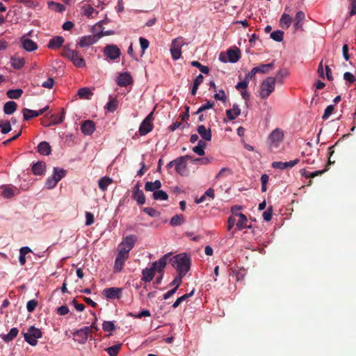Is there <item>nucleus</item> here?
<instances>
[{
	"instance_id": "f257e3e1",
	"label": "nucleus",
	"mask_w": 356,
	"mask_h": 356,
	"mask_svg": "<svg viewBox=\"0 0 356 356\" xmlns=\"http://www.w3.org/2000/svg\"><path fill=\"white\" fill-rule=\"evenodd\" d=\"M168 257V255H165L159 261L152 263L151 267L144 269L142 273V280L146 282L152 281L156 272H161L164 268L166 265V259Z\"/></svg>"
},
{
	"instance_id": "f03ea898",
	"label": "nucleus",
	"mask_w": 356,
	"mask_h": 356,
	"mask_svg": "<svg viewBox=\"0 0 356 356\" xmlns=\"http://www.w3.org/2000/svg\"><path fill=\"white\" fill-rule=\"evenodd\" d=\"M61 55L70 60L77 67L86 66V62L83 56L78 51L70 49L69 45L63 47Z\"/></svg>"
},
{
	"instance_id": "7ed1b4c3",
	"label": "nucleus",
	"mask_w": 356,
	"mask_h": 356,
	"mask_svg": "<svg viewBox=\"0 0 356 356\" xmlns=\"http://www.w3.org/2000/svg\"><path fill=\"white\" fill-rule=\"evenodd\" d=\"M186 160H191L193 163L200 165H207L210 163V160L207 157L192 159L189 156H179V175L182 176L188 174V170L186 169Z\"/></svg>"
},
{
	"instance_id": "20e7f679",
	"label": "nucleus",
	"mask_w": 356,
	"mask_h": 356,
	"mask_svg": "<svg viewBox=\"0 0 356 356\" xmlns=\"http://www.w3.org/2000/svg\"><path fill=\"white\" fill-rule=\"evenodd\" d=\"M191 255L183 252L179 253V285L181 283V279L186 275L191 267Z\"/></svg>"
},
{
	"instance_id": "39448f33",
	"label": "nucleus",
	"mask_w": 356,
	"mask_h": 356,
	"mask_svg": "<svg viewBox=\"0 0 356 356\" xmlns=\"http://www.w3.org/2000/svg\"><path fill=\"white\" fill-rule=\"evenodd\" d=\"M275 79L273 76H268L264 79L260 86V97L262 99H266L275 90Z\"/></svg>"
},
{
	"instance_id": "423d86ee",
	"label": "nucleus",
	"mask_w": 356,
	"mask_h": 356,
	"mask_svg": "<svg viewBox=\"0 0 356 356\" xmlns=\"http://www.w3.org/2000/svg\"><path fill=\"white\" fill-rule=\"evenodd\" d=\"M24 340L31 346H35L38 343V339L42 337V332L40 329L31 326L24 333Z\"/></svg>"
},
{
	"instance_id": "0eeeda50",
	"label": "nucleus",
	"mask_w": 356,
	"mask_h": 356,
	"mask_svg": "<svg viewBox=\"0 0 356 356\" xmlns=\"http://www.w3.org/2000/svg\"><path fill=\"white\" fill-rule=\"evenodd\" d=\"M136 241L135 235L125 237L119 245V251L129 255V251L133 248Z\"/></svg>"
},
{
	"instance_id": "6e6552de",
	"label": "nucleus",
	"mask_w": 356,
	"mask_h": 356,
	"mask_svg": "<svg viewBox=\"0 0 356 356\" xmlns=\"http://www.w3.org/2000/svg\"><path fill=\"white\" fill-rule=\"evenodd\" d=\"M102 36L103 34H102L101 35H90L81 37L79 39V42L76 44V47L83 48L90 47L92 44L96 43L97 40Z\"/></svg>"
},
{
	"instance_id": "1a4fd4ad",
	"label": "nucleus",
	"mask_w": 356,
	"mask_h": 356,
	"mask_svg": "<svg viewBox=\"0 0 356 356\" xmlns=\"http://www.w3.org/2000/svg\"><path fill=\"white\" fill-rule=\"evenodd\" d=\"M153 113H150L142 122L139 127V133L141 136H145L152 130Z\"/></svg>"
},
{
	"instance_id": "9d476101",
	"label": "nucleus",
	"mask_w": 356,
	"mask_h": 356,
	"mask_svg": "<svg viewBox=\"0 0 356 356\" xmlns=\"http://www.w3.org/2000/svg\"><path fill=\"white\" fill-rule=\"evenodd\" d=\"M122 289L118 287H111L104 289L102 291V295L106 299H119L122 296Z\"/></svg>"
},
{
	"instance_id": "9b49d317",
	"label": "nucleus",
	"mask_w": 356,
	"mask_h": 356,
	"mask_svg": "<svg viewBox=\"0 0 356 356\" xmlns=\"http://www.w3.org/2000/svg\"><path fill=\"white\" fill-rule=\"evenodd\" d=\"M19 193V189L17 187L5 185L0 187V195L4 198H11Z\"/></svg>"
},
{
	"instance_id": "f8f14e48",
	"label": "nucleus",
	"mask_w": 356,
	"mask_h": 356,
	"mask_svg": "<svg viewBox=\"0 0 356 356\" xmlns=\"http://www.w3.org/2000/svg\"><path fill=\"white\" fill-rule=\"evenodd\" d=\"M104 53L111 60L119 58L121 54L120 49L115 44L106 45L104 48Z\"/></svg>"
},
{
	"instance_id": "ddd939ff",
	"label": "nucleus",
	"mask_w": 356,
	"mask_h": 356,
	"mask_svg": "<svg viewBox=\"0 0 356 356\" xmlns=\"http://www.w3.org/2000/svg\"><path fill=\"white\" fill-rule=\"evenodd\" d=\"M129 255L121 252H118V254L115 258L114 271L120 272L123 268L125 261L128 259Z\"/></svg>"
},
{
	"instance_id": "4468645a",
	"label": "nucleus",
	"mask_w": 356,
	"mask_h": 356,
	"mask_svg": "<svg viewBox=\"0 0 356 356\" xmlns=\"http://www.w3.org/2000/svg\"><path fill=\"white\" fill-rule=\"evenodd\" d=\"M284 138V133L280 129H276L272 131L269 136V140L271 145H274L275 147L280 143Z\"/></svg>"
},
{
	"instance_id": "2eb2a0df",
	"label": "nucleus",
	"mask_w": 356,
	"mask_h": 356,
	"mask_svg": "<svg viewBox=\"0 0 356 356\" xmlns=\"http://www.w3.org/2000/svg\"><path fill=\"white\" fill-rule=\"evenodd\" d=\"M95 129V124L91 120H86L81 126V131L84 135L90 136Z\"/></svg>"
},
{
	"instance_id": "dca6fc26",
	"label": "nucleus",
	"mask_w": 356,
	"mask_h": 356,
	"mask_svg": "<svg viewBox=\"0 0 356 356\" xmlns=\"http://www.w3.org/2000/svg\"><path fill=\"white\" fill-rule=\"evenodd\" d=\"M131 82L132 77L128 72L120 73L117 79L118 85L120 86H127Z\"/></svg>"
},
{
	"instance_id": "f3484780",
	"label": "nucleus",
	"mask_w": 356,
	"mask_h": 356,
	"mask_svg": "<svg viewBox=\"0 0 356 356\" xmlns=\"http://www.w3.org/2000/svg\"><path fill=\"white\" fill-rule=\"evenodd\" d=\"M65 119V111L64 109H62V113L60 115H52L50 117V121L49 124H44V122H42V124L44 127H49L51 125L57 124L62 123Z\"/></svg>"
},
{
	"instance_id": "a211bd4d",
	"label": "nucleus",
	"mask_w": 356,
	"mask_h": 356,
	"mask_svg": "<svg viewBox=\"0 0 356 356\" xmlns=\"http://www.w3.org/2000/svg\"><path fill=\"white\" fill-rule=\"evenodd\" d=\"M21 42L22 44L23 48L27 51H34L38 47L35 42H34L32 40L26 38L25 36L21 38Z\"/></svg>"
},
{
	"instance_id": "6ab92c4d",
	"label": "nucleus",
	"mask_w": 356,
	"mask_h": 356,
	"mask_svg": "<svg viewBox=\"0 0 356 356\" xmlns=\"http://www.w3.org/2000/svg\"><path fill=\"white\" fill-rule=\"evenodd\" d=\"M197 132L200 136L205 140H211V131L210 129H207L204 125H200L197 127Z\"/></svg>"
},
{
	"instance_id": "aec40b11",
	"label": "nucleus",
	"mask_w": 356,
	"mask_h": 356,
	"mask_svg": "<svg viewBox=\"0 0 356 356\" xmlns=\"http://www.w3.org/2000/svg\"><path fill=\"white\" fill-rule=\"evenodd\" d=\"M134 199L140 205L145 203V197L143 192L140 190L138 186H136L134 191Z\"/></svg>"
},
{
	"instance_id": "412c9836",
	"label": "nucleus",
	"mask_w": 356,
	"mask_h": 356,
	"mask_svg": "<svg viewBox=\"0 0 356 356\" xmlns=\"http://www.w3.org/2000/svg\"><path fill=\"white\" fill-rule=\"evenodd\" d=\"M32 170L35 175H42L46 170V163L42 161H38L33 164L32 166Z\"/></svg>"
},
{
	"instance_id": "4be33fe9",
	"label": "nucleus",
	"mask_w": 356,
	"mask_h": 356,
	"mask_svg": "<svg viewBox=\"0 0 356 356\" xmlns=\"http://www.w3.org/2000/svg\"><path fill=\"white\" fill-rule=\"evenodd\" d=\"M240 54L241 51L239 49L236 48L235 49H229L227 51V57L229 59V61L231 63H236L237 62L240 58Z\"/></svg>"
},
{
	"instance_id": "5701e85b",
	"label": "nucleus",
	"mask_w": 356,
	"mask_h": 356,
	"mask_svg": "<svg viewBox=\"0 0 356 356\" xmlns=\"http://www.w3.org/2000/svg\"><path fill=\"white\" fill-rule=\"evenodd\" d=\"M64 38L61 36H56L51 38L48 44V47L50 49H57L60 47L64 43Z\"/></svg>"
},
{
	"instance_id": "b1692460",
	"label": "nucleus",
	"mask_w": 356,
	"mask_h": 356,
	"mask_svg": "<svg viewBox=\"0 0 356 356\" xmlns=\"http://www.w3.org/2000/svg\"><path fill=\"white\" fill-rule=\"evenodd\" d=\"M241 114V109L238 105L234 104L232 109L226 111V115L229 120H235Z\"/></svg>"
},
{
	"instance_id": "393cba45",
	"label": "nucleus",
	"mask_w": 356,
	"mask_h": 356,
	"mask_svg": "<svg viewBox=\"0 0 356 356\" xmlns=\"http://www.w3.org/2000/svg\"><path fill=\"white\" fill-rule=\"evenodd\" d=\"M161 187V183L159 180L154 181H147L145 183V189L146 191L154 192L158 191Z\"/></svg>"
},
{
	"instance_id": "a878e982",
	"label": "nucleus",
	"mask_w": 356,
	"mask_h": 356,
	"mask_svg": "<svg viewBox=\"0 0 356 356\" xmlns=\"http://www.w3.org/2000/svg\"><path fill=\"white\" fill-rule=\"evenodd\" d=\"M274 67V61L271 62L268 64H261L259 66L254 67V72L256 73L266 74L270 69H273Z\"/></svg>"
},
{
	"instance_id": "bb28decb",
	"label": "nucleus",
	"mask_w": 356,
	"mask_h": 356,
	"mask_svg": "<svg viewBox=\"0 0 356 356\" xmlns=\"http://www.w3.org/2000/svg\"><path fill=\"white\" fill-rule=\"evenodd\" d=\"M38 151L40 154L47 156L51 153V146L47 142H41L38 146Z\"/></svg>"
},
{
	"instance_id": "cd10ccee",
	"label": "nucleus",
	"mask_w": 356,
	"mask_h": 356,
	"mask_svg": "<svg viewBox=\"0 0 356 356\" xmlns=\"http://www.w3.org/2000/svg\"><path fill=\"white\" fill-rule=\"evenodd\" d=\"M305 17V13L302 11H298L295 17L294 21V28L296 30H298L302 29V21Z\"/></svg>"
},
{
	"instance_id": "c85d7f7f",
	"label": "nucleus",
	"mask_w": 356,
	"mask_h": 356,
	"mask_svg": "<svg viewBox=\"0 0 356 356\" xmlns=\"http://www.w3.org/2000/svg\"><path fill=\"white\" fill-rule=\"evenodd\" d=\"M40 115H42L41 111H33L28 108H24L23 110V116L25 120H29L33 118L38 117Z\"/></svg>"
},
{
	"instance_id": "c756f323",
	"label": "nucleus",
	"mask_w": 356,
	"mask_h": 356,
	"mask_svg": "<svg viewBox=\"0 0 356 356\" xmlns=\"http://www.w3.org/2000/svg\"><path fill=\"white\" fill-rule=\"evenodd\" d=\"M113 182V179L108 177H104L101 178L98 181L99 188L104 191L107 189V187Z\"/></svg>"
},
{
	"instance_id": "7c9ffc66",
	"label": "nucleus",
	"mask_w": 356,
	"mask_h": 356,
	"mask_svg": "<svg viewBox=\"0 0 356 356\" xmlns=\"http://www.w3.org/2000/svg\"><path fill=\"white\" fill-rule=\"evenodd\" d=\"M48 7L51 10L57 13H63L65 10V7L63 4L54 1L48 2Z\"/></svg>"
},
{
	"instance_id": "2f4dec72",
	"label": "nucleus",
	"mask_w": 356,
	"mask_h": 356,
	"mask_svg": "<svg viewBox=\"0 0 356 356\" xmlns=\"http://www.w3.org/2000/svg\"><path fill=\"white\" fill-rule=\"evenodd\" d=\"M17 108V104L15 102L10 101L5 104L3 111L6 114L10 115L13 113Z\"/></svg>"
},
{
	"instance_id": "473e14b6",
	"label": "nucleus",
	"mask_w": 356,
	"mask_h": 356,
	"mask_svg": "<svg viewBox=\"0 0 356 356\" xmlns=\"http://www.w3.org/2000/svg\"><path fill=\"white\" fill-rule=\"evenodd\" d=\"M19 330L16 327L12 328L7 334H4L1 337L3 341L8 342L15 339L18 334Z\"/></svg>"
},
{
	"instance_id": "72a5a7b5",
	"label": "nucleus",
	"mask_w": 356,
	"mask_h": 356,
	"mask_svg": "<svg viewBox=\"0 0 356 356\" xmlns=\"http://www.w3.org/2000/svg\"><path fill=\"white\" fill-rule=\"evenodd\" d=\"M292 22L291 17L287 15L284 13L280 19V24L282 26V28H289Z\"/></svg>"
},
{
	"instance_id": "f704fd0d",
	"label": "nucleus",
	"mask_w": 356,
	"mask_h": 356,
	"mask_svg": "<svg viewBox=\"0 0 356 356\" xmlns=\"http://www.w3.org/2000/svg\"><path fill=\"white\" fill-rule=\"evenodd\" d=\"M239 220L236 222V225L238 229L241 230L247 227L248 218L245 214L241 213L238 215Z\"/></svg>"
},
{
	"instance_id": "c9c22d12",
	"label": "nucleus",
	"mask_w": 356,
	"mask_h": 356,
	"mask_svg": "<svg viewBox=\"0 0 356 356\" xmlns=\"http://www.w3.org/2000/svg\"><path fill=\"white\" fill-rule=\"evenodd\" d=\"M25 61L22 57H13L11 65L15 69H20L24 65Z\"/></svg>"
},
{
	"instance_id": "e433bc0d",
	"label": "nucleus",
	"mask_w": 356,
	"mask_h": 356,
	"mask_svg": "<svg viewBox=\"0 0 356 356\" xmlns=\"http://www.w3.org/2000/svg\"><path fill=\"white\" fill-rule=\"evenodd\" d=\"M0 128L2 134H6L11 131V124L8 120H1Z\"/></svg>"
},
{
	"instance_id": "4c0bfd02",
	"label": "nucleus",
	"mask_w": 356,
	"mask_h": 356,
	"mask_svg": "<svg viewBox=\"0 0 356 356\" xmlns=\"http://www.w3.org/2000/svg\"><path fill=\"white\" fill-rule=\"evenodd\" d=\"M92 95V90L88 88H82L78 91V95L83 99H90Z\"/></svg>"
},
{
	"instance_id": "58836bf2",
	"label": "nucleus",
	"mask_w": 356,
	"mask_h": 356,
	"mask_svg": "<svg viewBox=\"0 0 356 356\" xmlns=\"http://www.w3.org/2000/svg\"><path fill=\"white\" fill-rule=\"evenodd\" d=\"M168 197V194L165 191L159 189L153 193V197L156 200H166Z\"/></svg>"
},
{
	"instance_id": "ea45409f",
	"label": "nucleus",
	"mask_w": 356,
	"mask_h": 356,
	"mask_svg": "<svg viewBox=\"0 0 356 356\" xmlns=\"http://www.w3.org/2000/svg\"><path fill=\"white\" fill-rule=\"evenodd\" d=\"M22 92V89L9 90L7 91L6 95L10 99H18L21 97Z\"/></svg>"
},
{
	"instance_id": "a19ab883",
	"label": "nucleus",
	"mask_w": 356,
	"mask_h": 356,
	"mask_svg": "<svg viewBox=\"0 0 356 356\" xmlns=\"http://www.w3.org/2000/svg\"><path fill=\"white\" fill-rule=\"evenodd\" d=\"M170 52L173 59H178V42L177 39H174L172 42Z\"/></svg>"
},
{
	"instance_id": "79ce46f5",
	"label": "nucleus",
	"mask_w": 356,
	"mask_h": 356,
	"mask_svg": "<svg viewBox=\"0 0 356 356\" xmlns=\"http://www.w3.org/2000/svg\"><path fill=\"white\" fill-rule=\"evenodd\" d=\"M121 343L112 346L111 347L107 348L106 349V351L110 356H116L121 348Z\"/></svg>"
},
{
	"instance_id": "37998d69",
	"label": "nucleus",
	"mask_w": 356,
	"mask_h": 356,
	"mask_svg": "<svg viewBox=\"0 0 356 356\" xmlns=\"http://www.w3.org/2000/svg\"><path fill=\"white\" fill-rule=\"evenodd\" d=\"M52 176L58 182L62 178H63L65 176V170H64L63 169L54 168V174L52 175Z\"/></svg>"
},
{
	"instance_id": "c03bdc74",
	"label": "nucleus",
	"mask_w": 356,
	"mask_h": 356,
	"mask_svg": "<svg viewBox=\"0 0 356 356\" xmlns=\"http://www.w3.org/2000/svg\"><path fill=\"white\" fill-rule=\"evenodd\" d=\"M288 71L286 70L282 69L279 70L276 74V76L274 77L275 79V82L277 81L278 83H282L283 79L286 77L288 76Z\"/></svg>"
},
{
	"instance_id": "a18cd8bd",
	"label": "nucleus",
	"mask_w": 356,
	"mask_h": 356,
	"mask_svg": "<svg viewBox=\"0 0 356 356\" xmlns=\"http://www.w3.org/2000/svg\"><path fill=\"white\" fill-rule=\"evenodd\" d=\"M284 32L282 31H275L271 33L270 38L276 42H281L283 40Z\"/></svg>"
},
{
	"instance_id": "49530a36",
	"label": "nucleus",
	"mask_w": 356,
	"mask_h": 356,
	"mask_svg": "<svg viewBox=\"0 0 356 356\" xmlns=\"http://www.w3.org/2000/svg\"><path fill=\"white\" fill-rule=\"evenodd\" d=\"M184 291H185V293L179 296V303L188 300V298L191 297L194 294L195 289L193 288L189 293H187L186 291H185L184 289L179 290V293H182Z\"/></svg>"
},
{
	"instance_id": "de8ad7c7",
	"label": "nucleus",
	"mask_w": 356,
	"mask_h": 356,
	"mask_svg": "<svg viewBox=\"0 0 356 356\" xmlns=\"http://www.w3.org/2000/svg\"><path fill=\"white\" fill-rule=\"evenodd\" d=\"M95 9L90 5H86L82 8V13L88 17H90L94 13Z\"/></svg>"
},
{
	"instance_id": "09e8293b",
	"label": "nucleus",
	"mask_w": 356,
	"mask_h": 356,
	"mask_svg": "<svg viewBox=\"0 0 356 356\" xmlns=\"http://www.w3.org/2000/svg\"><path fill=\"white\" fill-rule=\"evenodd\" d=\"M191 65L194 67H197L200 71L202 72V73H204V74H208L209 72V69L207 66H205V65H202L200 62L198 61H193L191 63Z\"/></svg>"
},
{
	"instance_id": "8fccbe9b",
	"label": "nucleus",
	"mask_w": 356,
	"mask_h": 356,
	"mask_svg": "<svg viewBox=\"0 0 356 356\" xmlns=\"http://www.w3.org/2000/svg\"><path fill=\"white\" fill-rule=\"evenodd\" d=\"M118 107V101L115 99H111L106 104V108L110 111L113 112Z\"/></svg>"
},
{
	"instance_id": "3c124183",
	"label": "nucleus",
	"mask_w": 356,
	"mask_h": 356,
	"mask_svg": "<svg viewBox=\"0 0 356 356\" xmlns=\"http://www.w3.org/2000/svg\"><path fill=\"white\" fill-rule=\"evenodd\" d=\"M232 174V171L231 169L228 168H222L218 174L216 175L217 179H220L221 177H225L229 175H231Z\"/></svg>"
},
{
	"instance_id": "603ef678",
	"label": "nucleus",
	"mask_w": 356,
	"mask_h": 356,
	"mask_svg": "<svg viewBox=\"0 0 356 356\" xmlns=\"http://www.w3.org/2000/svg\"><path fill=\"white\" fill-rule=\"evenodd\" d=\"M57 183L58 181L53 176H51L47 178L45 186L48 189H52L56 186Z\"/></svg>"
},
{
	"instance_id": "864d4df0",
	"label": "nucleus",
	"mask_w": 356,
	"mask_h": 356,
	"mask_svg": "<svg viewBox=\"0 0 356 356\" xmlns=\"http://www.w3.org/2000/svg\"><path fill=\"white\" fill-rule=\"evenodd\" d=\"M213 106H214L213 102H207L206 104L202 105L197 109V111L195 112V114L200 113L203 112L207 109L211 108H213Z\"/></svg>"
},
{
	"instance_id": "5fc2aeb1",
	"label": "nucleus",
	"mask_w": 356,
	"mask_h": 356,
	"mask_svg": "<svg viewBox=\"0 0 356 356\" xmlns=\"http://www.w3.org/2000/svg\"><path fill=\"white\" fill-rule=\"evenodd\" d=\"M268 179H269V177L268 175L266 174H264L261 175V192L264 193L267 190V188H266V184L268 181Z\"/></svg>"
},
{
	"instance_id": "6e6d98bb",
	"label": "nucleus",
	"mask_w": 356,
	"mask_h": 356,
	"mask_svg": "<svg viewBox=\"0 0 356 356\" xmlns=\"http://www.w3.org/2000/svg\"><path fill=\"white\" fill-rule=\"evenodd\" d=\"M272 168L280 170H284L287 168V165L286 162L282 161H274L271 164Z\"/></svg>"
},
{
	"instance_id": "4d7b16f0",
	"label": "nucleus",
	"mask_w": 356,
	"mask_h": 356,
	"mask_svg": "<svg viewBox=\"0 0 356 356\" xmlns=\"http://www.w3.org/2000/svg\"><path fill=\"white\" fill-rule=\"evenodd\" d=\"M102 328L105 332H109L115 329V325L112 321H104L102 324Z\"/></svg>"
},
{
	"instance_id": "13d9d810",
	"label": "nucleus",
	"mask_w": 356,
	"mask_h": 356,
	"mask_svg": "<svg viewBox=\"0 0 356 356\" xmlns=\"http://www.w3.org/2000/svg\"><path fill=\"white\" fill-rule=\"evenodd\" d=\"M143 211L151 217H156L159 216V212L153 208L146 207L143 209Z\"/></svg>"
},
{
	"instance_id": "bf43d9fd",
	"label": "nucleus",
	"mask_w": 356,
	"mask_h": 356,
	"mask_svg": "<svg viewBox=\"0 0 356 356\" xmlns=\"http://www.w3.org/2000/svg\"><path fill=\"white\" fill-rule=\"evenodd\" d=\"M334 110V108L333 105L327 106L324 111V114H323L322 118L323 120L327 119L330 116V115L333 113Z\"/></svg>"
},
{
	"instance_id": "052dcab7",
	"label": "nucleus",
	"mask_w": 356,
	"mask_h": 356,
	"mask_svg": "<svg viewBox=\"0 0 356 356\" xmlns=\"http://www.w3.org/2000/svg\"><path fill=\"white\" fill-rule=\"evenodd\" d=\"M343 79L350 84L354 83L356 81L355 76L349 72L344 73Z\"/></svg>"
},
{
	"instance_id": "680f3d73",
	"label": "nucleus",
	"mask_w": 356,
	"mask_h": 356,
	"mask_svg": "<svg viewBox=\"0 0 356 356\" xmlns=\"http://www.w3.org/2000/svg\"><path fill=\"white\" fill-rule=\"evenodd\" d=\"M168 257L166 259H169L171 264L176 268L178 269V255H175L173 257H171V254H167Z\"/></svg>"
},
{
	"instance_id": "e2e57ef3",
	"label": "nucleus",
	"mask_w": 356,
	"mask_h": 356,
	"mask_svg": "<svg viewBox=\"0 0 356 356\" xmlns=\"http://www.w3.org/2000/svg\"><path fill=\"white\" fill-rule=\"evenodd\" d=\"M139 42H140V45L142 49L143 53H144L145 51V50L149 47V41L147 39L140 37L139 38Z\"/></svg>"
},
{
	"instance_id": "0e129e2a",
	"label": "nucleus",
	"mask_w": 356,
	"mask_h": 356,
	"mask_svg": "<svg viewBox=\"0 0 356 356\" xmlns=\"http://www.w3.org/2000/svg\"><path fill=\"white\" fill-rule=\"evenodd\" d=\"M168 168L172 172H178V160L175 159L168 164Z\"/></svg>"
},
{
	"instance_id": "69168bd1",
	"label": "nucleus",
	"mask_w": 356,
	"mask_h": 356,
	"mask_svg": "<svg viewBox=\"0 0 356 356\" xmlns=\"http://www.w3.org/2000/svg\"><path fill=\"white\" fill-rule=\"evenodd\" d=\"M86 225L89 226L94 223V216L90 212L86 213Z\"/></svg>"
},
{
	"instance_id": "338daca9",
	"label": "nucleus",
	"mask_w": 356,
	"mask_h": 356,
	"mask_svg": "<svg viewBox=\"0 0 356 356\" xmlns=\"http://www.w3.org/2000/svg\"><path fill=\"white\" fill-rule=\"evenodd\" d=\"M37 304V302L34 300H29L26 305L27 310L29 312H33L35 309Z\"/></svg>"
},
{
	"instance_id": "774afa93",
	"label": "nucleus",
	"mask_w": 356,
	"mask_h": 356,
	"mask_svg": "<svg viewBox=\"0 0 356 356\" xmlns=\"http://www.w3.org/2000/svg\"><path fill=\"white\" fill-rule=\"evenodd\" d=\"M54 81L52 78H49L46 81L42 83V86L48 89H51L54 86Z\"/></svg>"
}]
</instances>
